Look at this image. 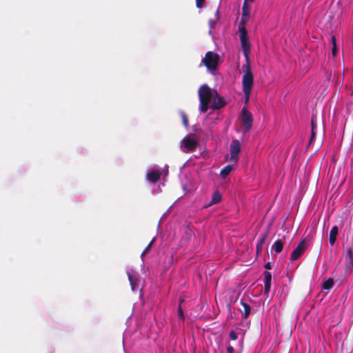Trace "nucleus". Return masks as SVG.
Wrapping results in <instances>:
<instances>
[{"label": "nucleus", "instance_id": "nucleus-1", "mask_svg": "<svg viewBox=\"0 0 353 353\" xmlns=\"http://www.w3.org/2000/svg\"><path fill=\"white\" fill-rule=\"evenodd\" d=\"M239 38L243 54L246 59L245 64H243L242 66V70L244 72L242 78L243 90H246V91L248 92L249 90H252L254 83V77L251 72V67L248 58L251 46L249 42L247 30L243 26L240 27Z\"/></svg>", "mask_w": 353, "mask_h": 353}, {"label": "nucleus", "instance_id": "nucleus-2", "mask_svg": "<svg viewBox=\"0 0 353 353\" xmlns=\"http://www.w3.org/2000/svg\"><path fill=\"white\" fill-rule=\"evenodd\" d=\"M199 97L200 101V110L202 112H206L208 110V105L211 102L212 97L210 88L206 84L202 85L199 89Z\"/></svg>", "mask_w": 353, "mask_h": 353}, {"label": "nucleus", "instance_id": "nucleus-3", "mask_svg": "<svg viewBox=\"0 0 353 353\" xmlns=\"http://www.w3.org/2000/svg\"><path fill=\"white\" fill-rule=\"evenodd\" d=\"M219 60L220 57L217 53L208 51L205 53V57L202 59L201 63L209 71L212 72L217 70Z\"/></svg>", "mask_w": 353, "mask_h": 353}, {"label": "nucleus", "instance_id": "nucleus-4", "mask_svg": "<svg viewBox=\"0 0 353 353\" xmlns=\"http://www.w3.org/2000/svg\"><path fill=\"white\" fill-rule=\"evenodd\" d=\"M242 124L243 125L244 132H248L252 126L253 119L251 113L243 107L241 110Z\"/></svg>", "mask_w": 353, "mask_h": 353}, {"label": "nucleus", "instance_id": "nucleus-5", "mask_svg": "<svg viewBox=\"0 0 353 353\" xmlns=\"http://www.w3.org/2000/svg\"><path fill=\"white\" fill-rule=\"evenodd\" d=\"M307 248V243L305 239H303L299 242L296 248L292 251L290 256V259L292 261L297 260L305 252Z\"/></svg>", "mask_w": 353, "mask_h": 353}, {"label": "nucleus", "instance_id": "nucleus-6", "mask_svg": "<svg viewBox=\"0 0 353 353\" xmlns=\"http://www.w3.org/2000/svg\"><path fill=\"white\" fill-rule=\"evenodd\" d=\"M230 151L231 154V160L237 162L238 154L241 151V144L238 140H233L230 144Z\"/></svg>", "mask_w": 353, "mask_h": 353}, {"label": "nucleus", "instance_id": "nucleus-7", "mask_svg": "<svg viewBox=\"0 0 353 353\" xmlns=\"http://www.w3.org/2000/svg\"><path fill=\"white\" fill-rule=\"evenodd\" d=\"M197 145V141L189 137L184 138L182 141V147L184 148V151L186 152L194 151Z\"/></svg>", "mask_w": 353, "mask_h": 353}, {"label": "nucleus", "instance_id": "nucleus-8", "mask_svg": "<svg viewBox=\"0 0 353 353\" xmlns=\"http://www.w3.org/2000/svg\"><path fill=\"white\" fill-rule=\"evenodd\" d=\"M250 7L248 6V3H246V2H243V6H242V17H241V21L239 26V30L240 31V27L244 26V23L249 19L250 12Z\"/></svg>", "mask_w": 353, "mask_h": 353}, {"label": "nucleus", "instance_id": "nucleus-9", "mask_svg": "<svg viewBox=\"0 0 353 353\" xmlns=\"http://www.w3.org/2000/svg\"><path fill=\"white\" fill-rule=\"evenodd\" d=\"M161 175L159 170H153L147 174L146 178L150 183H155L159 180Z\"/></svg>", "mask_w": 353, "mask_h": 353}, {"label": "nucleus", "instance_id": "nucleus-10", "mask_svg": "<svg viewBox=\"0 0 353 353\" xmlns=\"http://www.w3.org/2000/svg\"><path fill=\"white\" fill-rule=\"evenodd\" d=\"M264 276V292L265 294L269 293L271 288L272 274L269 271L263 272Z\"/></svg>", "mask_w": 353, "mask_h": 353}, {"label": "nucleus", "instance_id": "nucleus-11", "mask_svg": "<svg viewBox=\"0 0 353 353\" xmlns=\"http://www.w3.org/2000/svg\"><path fill=\"white\" fill-rule=\"evenodd\" d=\"M268 236V231H266L264 234L261 235L260 239H259L256 244V253L259 254L262 252L263 244Z\"/></svg>", "mask_w": 353, "mask_h": 353}, {"label": "nucleus", "instance_id": "nucleus-12", "mask_svg": "<svg viewBox=\"0 0 353 353\" xmlns=\"http://www.w3.org/2000/svg\"><path fill=\"white\" fill-rule=\"evenodd\" d=\"M128 277L130 283L132 290L133 291L135 290L137 282V274L134 272H128Z\"/></svg>", "mask_w": 353, "mask_h": 353}, {"label": "nucleus", "instance_id": "nucleus-13", "mask_svg": "<svg viewBox=\"0 0 353 353\" xmlns=\"http://www.w3.org/2000/svg\"><path fill=\"white\" fill-rule=\"evenodd\" d=\"M225 105V102L224 101L223 98L221 97H217L216 99H214L212 108L213 110H219L224 107Z\"/></svg>", "mask_w": 353, "mask_h": 353}, {"label": "nucleus", "instance_id": "nucleus-14", "mask_svg": "<svg viewBox=\"0 0 353 353\" xmlns=\"http://www.w3.org/2000/svg\"><path fill=\"white\" fill-rule=\"evenodd\" d=\"M339 232V228L337 226H334L330 230V236H329V242L330 243L333 245L336 241V236Z\"/></svg>", "mask_w": 353, "mask_h": 353}, {"label": "nucleus", "instance_id": "nucleus-15", "mask_svg": "<svg viewBox=\"0 0 353 353\" xmlns=\"http://www.w3.org/2000/svg\"><path fill=\"white\" fill-rule=\"evenodd\" d=\"M285 240V236H283L282 239H278L274 243L272 248L276 253H279L282 251L283 248V243Z\"/></svg>", "mask_w": 353, "mask_h": 353}, {"label": "nucleus", "instance_id": "nucleus-16", "mask_svg": "<svg viewBox=\"0 0 353 353\" xmlns=\"http://www.w3.org/2000/svg\"><path fill=\"white\" fill-rule=\"evenodd\" d=\"M221 199L222 196L221 193L219 191H215L212 196V199L209 203V205H212L214 204L219 203L221 201Z\"/></svg>", "mask_w": 353, "mask_h": 353}, {"label": "nucleus", "instance_id": "nucleus-17", "mask_svg": "<svg viewBox=\"0 0 353 353\" xmlns=\"http://www.w3.org/2000/svg\"><path fill=\"white\" fill-rule=\"evenodd\" d=\"M241 304L243 307V312L241 314L242 318L244 319H248L250 314L251 308L248 303L241 301Z\"/></svg>", "mask_w": 353, "mask_h": 353}, {"label": "nucleus", "instance_id": "nucleus-18", "mask_svg": "<svg viewBox=\"0 0 353 353\" xmlns=\"http://www.w3.org/2000/svg\"><path fill=\"white\" fill-rule=\"evenodd\" d=\"M344 270L345 274H351L353 271V261L345 260Z\"/></svg>", "mask_w": 353, "mask_h": 353}, {"label": "nucleus", "instance_id": "nucleus-19", "mask_svg": "<svg viewBox=\"0 0 353 353\" xmlns=\"http://www.w3.org/2000/svg\"><path fill=\"white\" fill-rule=\"evenodd\" d=\"M334 284V279L332 278L328 279L325 281H324L322 284V289L323 290H330Z\"/></svg>", "mask_w": 353, "mask_h": 353}, {"label": "nucleus", "instance_id": "nucleus-20", "mask_svg": "<svg viewBox=\"0 0 353 353\" xmlns=\"http://www.w3.org/2000/svg\"><path fill=\"white\" fill-rule=\"evenodd\" d=\"M232 165H228L225 167H224L220 172V176L222 178H225L232 171Z\"/></svg>", "mask_w": 353, "mask_h": 353}, {"label": "nucleus", "instance_id": "nucleus-21", "mask_svg": "<svg viewBox=\"0 0 353 353\" xmlns=\"http://www.w3.org/2000/svg\"><path fill=\"white\" fill-rule=\"evenodd\" d=\"M331 41L332 43V54L334 57H335L336 54V52H337V47H336V37L334 35L332 36Z\"/></svg>", "mask_w": 353, "mask_h": 353}, {"label": "nucleus", "instance_id": "nucleus-22", "mask_svg": "<svg viewBox=\"0 0 353 353\" xmlns=\"http://www.w3.org/2000/svg\"><path fill=\"white\" fill-rule=\"evenodd\" d=\"M181 116L182 123H183V125L185 128H187L189 125L188 119L187 115L185 114V112H181Z\"/></svg>", "mask_w": 353, "mask_h": 353}, {"label": "nucleus", "instance_id": "nucleus-23", "mask_svg": "<svg viewBox=\"0 0 353 353\" xmlns=\"http://www.w3.org/2000/svg\"><path fill=\"white\" fill-rule=\"evenodd\" d=\"M345 260L353 261V251L352 248H347L346 250Z\"/></svg>", "mask_w": 353, "mask_h": 353}, {"label": "nucleus", "instance_id": "nucleus-24", "mask_svg": "<svg viewBox=\"0 0 353 353\" xmlns=\"http://www.w3.org/2000/svg\"><path fill=\"white\" fill-rule=\"evenodd\" d=\"M154 242V239H153L150 243L149 244L147 245V247L143 250V251L142 252V254L141 255L143 256V255H145L148 253V252L150 251L152 245H153Z\"/></svg>", "mask_w": 353, "mask_h": 353}, {"label": "nucleus", "instance_id": "nucleus-25", "mask_svg": "<svg viewBox=\"0 0 353 353\" xmlns=\"http://www.w3.org/2000/svg\"><path fill=\"white\" fill-rule=\"evenodd\" d=\"M216 19L215 20L210 19L209 20V24L212 28L216 23V21L219 19V8H217L216 11Z\"/></svg>", "mask_w": 353, "mask_h": 353}, {"label": "nucleus", "instance_id": "nucleus-26", "mask_svg": "<svg viewBox=\"0 0 353 353\" xmlns=\"http://www.w3.org/2000/svg\"><path fill=\"white\" fill-rule=\"evenodd\" d=\"M243 93L245 94V103H248L250 99V96L252 90H249L248 92L246 90H243Z\"/></svg>", "mask_w": 353, "mask_h": 353}, {"label": "nucleus", "instance_id": "nucleus-27", "mask_svg": "<svg viewBox=\"0 0 353 353\" xmlns=\"http://www.w3.org/2000/svg\"><path fill=\"white\" fill-rule=\"evenodd\" d=\"M230 339L231 340H236L238 339V334L234 330H231L230 332Z\"/></svg>", "mask_w": 353, "mask_h": 353}, {"label": "nucleus", "instance_id": "nucleus-28", "mask_svg": "<svg viewBox=\"0 0 353 353\" xmlns=\"http://www.w3.org/2000/svg\"><path fill=\"white\" fill-rule=\"evenodd\" d=\"M205 0H196V6L197 8H202L204 6Z\"/></svg>", "mask_w": 353, "mask_h": 353}, {"label": "nucleus", "instance_id": "nucleus-29", "mask_svg": "<svg viewBox=\"0 0 353 353\" xmlns=\"http://www.w3.org/2000/svg\"><path fill=\"white\" fill-rule=\"evenodd\" d=\"M178 314H179V316L180 317V319L181 320H183L185 316H184V314L183 312V310L181 309V305H179V308H178Z\"/></svg>", "mask_w": 353, "mask_h": 353}, {"label": "nucleus", "instance_id": "nucleus-30", "mask_svg": "<svg viewBox=\"0 0 353 353\" xmlns=\"http://www.w3.org/2000/svg\"><path fill=\"white\" fill-rule=\"evenodd\" d=\"M315 137H316V133H315L314 130H312V132H311V137H310V141H309V144L312 143L313 140L315 139Z\"/></svg>", "mask_w": 353, "mask_h": 353}, {"label": "nucleus", "instance_id": "nucleus-31", "mask_svg": "<svg viewBox=\"0 0 353 353\" xmlns=\"http://www.w3.org/2000/svg\"><path fill=\"white\" fill-rule=\"evenodd\" d=\"M227 352L228 353H234V349L232 345H229L227 347Z\"/></svg>", "mask_w": 353, "mask_h": 353}, {"label": "nucleus", "instance_id": "nucleus-32", "mask_svg": "<svg viewBox=\"0 0 353 353\" xmlns=\"http://www.w3.org/2000/svg\"><path fill=\"white\" fill-rule=\"evenodd\" d=\"M311 125H312V130H314V129L316 128V123H315L313 118L312 119V121H311Z\"/></svg>", "mask_w": 353, "mask_h": 353}, {"label": "nucleus", "instance_id": "nucleus-33", "mask_svg": "<svg viewBox=\"0 0 353 353\" xmlns=\"http://www.w3.org/2000/svg\"><path fill=\"white\" fill-rule=\"evenodd\" d=\"M265 268L267 270L271 269V265L270 262L265 264Z\"/></svg>", "mask_w": 353, "mask_h": 353}, {"label": "nucleus", "instance_id": "nucleus-34", "mask_svg": "<svg viewBox=\"0 0 353 353\" xmlns=\"http://www.w3.org/2000/svg\"><path fill=\"white\" fill-rule=\"evenodd\" d=\"M254 1V0H244V2H246V3H251Z\"/></svg>", "mask_w": 353, "mask_h": 353}]
</instances>
